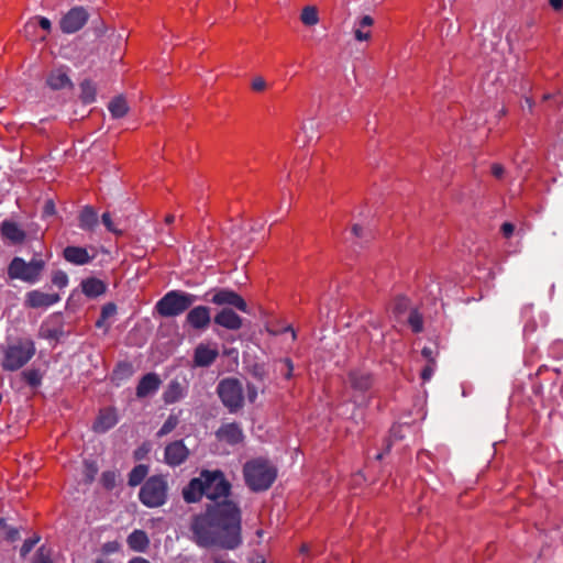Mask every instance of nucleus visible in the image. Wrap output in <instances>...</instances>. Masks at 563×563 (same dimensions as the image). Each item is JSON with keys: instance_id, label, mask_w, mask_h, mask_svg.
I'll return each instance as SVG.
<instances>
[{"instance_id": "39", "label": "nucleus", "mask_w": 563, "mask_h": 563, "mask_svg": "<svg viewBox=\"0 0 563 563\" xmlns=\"http://www.w3.org/2000/svg\"><path fill=\"white\" fill-rule=\"evenodd\" d=\"M35 23H37L46 34L51 32V21L47 18L38 16L34 21H30L27 26L35 25Z\"/></svg>"}, {"instance_id": "14", "label": "nucleus", "mask_w": 563, "mask_h": 563, "mask_svg": "<svg viewBox=\"0 0 563 563\" xmlns=\"http://www.w3.org/2000/svg\"><path fill=\"white\" fill-rule=\"evenodd\" d=\"M219 355L217 344L200 343L195 349L194 362L196 366L207 367L211 365Z\"/></svg>"}, {"instance_id": "4", "label": "nucleus", "mask_w": 563, "mask_h": 563, "mask_svg": "<svg viewBox=\"0 0 563 563\" xmlns=\"http://www.w3.org/2000/svg\"><path fill=\"white\" fill-rule=\"evenodd\" d=\"M2 352V368L11 372L18 371L34 356L35 344L31 339H18L9 343Z\"/></svg>"}, {"instance_id": "27", "label": "nucleus", "mask_w": 563, "mask_h": 563, "mask_svg": "<svg viewBox=\"0 0 563 563\" xmlns=\"http://www.w3.org/2000/svg\"><path fill=\"white\" fill-rule=\"evenodd\" d=\"M108 109L113 118L120 119L128 113L129 106L124 97L118 96L109 102Z\"/></svg>"}, {"instance_id": "45", "label": "nucleus", "mask_w": 563, "mask_h": 563, "mask_svg": "<svg viewBox=\"0 0 563 563\" xmlns=\"http://www.w3.org/2000/svg\"><path fill=\"white\" fill-rule=\"evenodd\" d=\"M117 312V307L114 303H107L102 307L101 317L102 319H108L114 316Z\"/></svg>"}, {"instance_id": "63", "label": "nucleus", "mask_w": 563, "mask_h": 563, "mask_svg": "<svg viewBox=\"0 0 563 563\" xmlns=\"http://www.w3.org/2000/svg\"><path fill=\"white\" fill-rule=\"evenodd\" d=\"M300 551L302 553L307 552L308 551V545L307 544H302L301 548H300Z\"/></svg>"}, {"instance_id": "64", "label": "nucleus", "mask_w": 563, "mask_h": 563, "mask_svg": "<svg viewBox=\"0 0 563 563\" xmlns=\"http://www.w3.org/2000/svg\"><path fill=\"white\" fill-rule=\"evenodd\" d=\"M382 457H383V454H382V453H378V454L376 455V459H377V460H380Z\"/></svg>"}, {"instance_id": "7", "label": "nucleus", "mask_w": 563, "mask_h": 563, "mask_svg": "<svg viewBox=\"0 0 563 563\" xmlns=\"http://www.w3.org/2000/svg\"><path fill=\"white\" fill-rule=\"evenodd\" d=\"M167 482L163 476H152L141 487L139 498L148 508L161 507L167 499Z\"/></svg>"}, {"instance_id": "31", "label": "nucleus", "mask_w": 563, "mask_h": 563, "mask_svg": "<svg viewBox=\"0 0 563 563\" xmlns=\"http://www.w3.org/2000/svg\"><path fill=\"white\" fill-rule=\"evenodd\" d=\"M179 423V417L177 415H170L164 422L162 428L157 431V437L162 438L170 433Z\"/></svg>"}, {"instance_id": "6", "label": "nucleus", "mask_w": 563, "mask_h": 563, "mask_svg": "<svg viewBox=\"0 0 563 563\" xmlns=\"http://www.w3.org/2000/svg\"><path fill=\"white\" fill-rule=\"evenodd\" d=\"M44 268L45 262L42 258H32L30 262H25L21 257H14L8 267V275L12 279L35 284L40 280Z\"/></svg>"}, {"instance_id": "10", "label": "nucleus", "mask_w": 563, "mask_h": 563, "mask_svg": "<svg viewBox=\"0 0 563 563\" xmlns=\"http://www.w3.org/2000/svg\"><path fill=\"white\" fill-rule=\"evenodd\" d=\"M60 300L58 294L54 292H44L42 290L35 289L26 292L24 305L27 308L40 309V308H48Z\"/></svg>"}, {"instance_id": "8", "label": "nucleus", "mask_w": 563, "mask_h": 563, "mask_svg": "<svg viewBox=\"0 0 563 563\" xmlns=\"http://www.w3.org/2000/svg\"><path fill=\"white\" fill-rule=\"evenodd\" d=\"M218 395L223 405L230 411H236L243 405V388L235 378H227L219 383L217 387Z\"/></svg>"}, {"instance_id": "53", "label": "nucleus", "mask_w": 563, "mask_h": 563, "mask_svg": "<svg viewBox=\"0 0 563 563\" xmlns=\"http://www.w3.org/2000/svg\"><path fill=\"white\" fill-rule=\"evenodd\" d=\"M355 38L357 41H367L371 36L369 32H363L361 27L354 31Z\"/></svg>"}, {"instance_id": "40", "label": "nucleus", "mask_w": 563, "mask_h": 563, "mask_svg": "<svg viewBox=\"0 0 563 563\" xmlns=\"http://www.w3.org/2000/svg\"><path fill=\"white\" fill-rule=\"evenodd\" d=\"M421 355L423 356V358L427 360V362L429 364H437V361H435V357L438 355V352L434 351L432 347L430 346H424L422 350H421Z\"/></svg>"}, {"instance_id": "12", "label": "nucleus", "mask_w": 563, "mask_h": 563, "mask_svg": "<svg viewBox=\"0 0 563 563\" xmlns=\"http://www.w3.org/2000/svg\"><path fill=\"white\" fill-rule=\"evenodd\" d=\"M347 384L355 393H366L373 386V376L368 371L356 368L349 372Z\"/></svg>"}, {"instance_id": "5", "label": "nucleus", "mask_w": 563, "mask_h": 563, "mask_svg": "<svg viewBox=\"0 0 563 563\" xmlns=\"http://www.w3.org/2000/svg\"><path fill=\"white\" fill-rule=\"evenodd\" d=\"M196 300L192 294L170 290L157 301L155 309L162 317H175L185 312Z\"/></svg>"}, {"instance_id": "55", "label": "nucleus", "mask_w": 563, "mask_h": 563, "mask_svg": "<svg viewBox=\"0 0 563 563\" xmlns=\"http://www.w3.org/2000/svg\"><path fill=\"white\" fill-rule=\"evenodd\" d=\"M212 563H232L230 560H228L224 555L221 554H214L211 556Z\"/></svg>"}, {"instance_id": "36", "label": "nucleus", "mask_w": 563, "mask_h": 563, "mask_svg": "<svg viewBox=\"0 0 563 563\" xmlns=\"http://www.w3.org/2000/svg\"><path fill=\"white\" fill-rule=\"evenodd\" d=\"M52 283L58 288H65L68 285V276L63 271H56L53 273Z\"/></svg>"}, {"instance_id": "56", "label": "nucleus", "mask_w": 563, "mask_h": 563, "mask_svg": "<svg viewBox=\"0 0 563 563\" xmlns=\"http://www.w3.org/2000/svg\"><path fill=\"white\" fill-rule=\"evenodd\" d=\"M247 397L251 402L255 401V399L257 397V391L254 386H247Z\"/></svg>"}, {"instance_id": "29", "label": "nucleus", "mask_w": 563, "mask_h": 563, "mask_svg": "<svg viewBox=\"0 0 563 563\" xmlns=\"http://www.w3.org/2000/svg\"><path fill=\"white\" fill-rule=\"evenodd\" d=\"M148 473V467L143 464H139L129 474V485L130 486H137L140 485L143 479L146 477Z\"/></svg>"}, {"instance_id": "35", "label": "nucleus", "mask_w": 563, "mask_h": 563, "mask_svg": "<svg viewBox=\"0 0 563 563\" xmlns=\"http://www.w3.org/2000/svg\"><path fill=\"white\" fill-rule=\"evenodd\" d=\"M33 563H53L51 549L44 545L41 547L34 556Z\"/></svg>"}, {"instance_id": "17", "label": "nucleus", "mask_w": 563, "mask_h": 563, "mask_svg": "<svg viewBox=\"0 0 563 563\" xmlns=\"http://www.w3.org/2000/svg\"><path fill=\"white\" fill-rule=\"evenodd\" d=\"M0 234L3 240L9 241L12 244H21L26 233L15 222L4 220L0 225Z\"/></svg>"}, {"instance_id": "42", "label": "nucleus", "mask_w": 563, "mask_h": 563, "mask_svg": "<svg viewBox=\"0 0 563 563\" xmlns=\"http://www.w3.org/2000/svg\"><path fill=\"white\" fill-rule=\"evenodd\" d=\"M38 538L25 540L20 550L21 555L26 556L34 548V545L38 542Z\"/></svg>"}, {"instance_id": "57", "label": "nucleus", "mask_w": 563, "mask_h": 563, "mask_svg": "<svg viewBox=\"0 0 563 563\" xmlns=\"http://www.w3.org/2000/svg\"><path fill=\"white\" fill-rule=\"evenodd\" d=\"M549 3L555 11L563 9V0H549Z\"/></svg>"}, {"instance_id": "37", "label": "nucleus", "mask_w": 563, "mask_h": 563, "mask_svg": "<svg viewBox=\"0 0 563 563\" xmlns=\"http://www.w3.org/2000/svg\"><path fill=\"white\" fill-rule=\"evenodd\" d=\"M251 89L254 92H264L267 89V82L263 77L257 76L252 79Z\"/></svg>"}, {"instance_id": "23", "label": "nucleus", "mask_w": 563, "mask_h": 563, "mask_svg": "<svg viewBox=\"0 0 563 563\" xmlns=\"http://www.w3.org/2000/svg\"><path fill=\"white\" fill-rule=\"evenodd\" d=\"M186 395V387L177 380H172L163 393V400L170 405L179 401Z\"/></svg>"}, {"instance_id": "41", "label": "nucleus", "mask_w": 563, "mask_h": 563, "mask_svg": "<svg viewBox=\"0 0 563 563\" xmlns=\"http://www.w3.org/2000/svg\"><path fill=\"white\" fill-rule=\"evenodd\" d=\"M121 545L118 541H109L102 544L101 551L104 554L115 553L120 550Z\"/></svg>"}, {"instance_id": "44", "label": "nucleus", "mask_w": 563, "mask_h": 563, "mask_svg": "<svg viewBox=\"0 0 563 563\" xmlns=\"http://www.w3.org/2000/svg\"><path fill=\"white\" fill-rule=\"evenodd\" d=\"M534 102L531 98L526 97L521 102V110L523 114H533Z\"/></svg>"}, {"instance_id": "19", "label": "nucleus", "mask_w": 563, "mask_h": 563, "mask_svg": "<svg viewBox=\"0 0 563 563\" xmlns=\"http://www.w3.org/2000/svg\"><path fill=\"white\" fill-rule=\"evenodd\" d=\"M64 258L74 265H85L92 261L93 255L88 253L86 247L67 246L63 251Z\"/></svg>"}, {"instance_id": "3", "label": "nucleus", "mask_w": 563, "mask_h": 563, "mask_svg": "<svg viewBox=\"0 0 563 563\" xmlns=\"http://www.w3.org/2000/svg\"><path fill=\"white\" fill-rule=\"evenodd\" d=\"M243 476L252 492H264L275 482L277 470L269 461L258 457L244 464Z\"/></svg>"}, {"instance_id": "13", "label": "nucleus", "mask_w": 563, "mask_h": 563, "mask_svg": "<svg viewBox=\"0 0 563 563\" xmlns=\"http://www.w3.org/2000/svg\"><path fill=\"white\" fill-rule=\"evenodd\" d=\"M189 455V450L181 440L174 441L165 448L164 459L170 466H178L184 463Z\"/></svg>"}, {"instance_id": "58", "label": "nucleus", "mask_w": 563, "mask_h": 563, "mask_svg": "<svg viewBox=\"0 0 563 563\" xmlns=\"http://www.w3.org/2000/svg\"><path fill=\"white\" fill-rule=\"evenodd\" d=\"M128 563H151L148 560L142 556H134L128 561Z\"/></svg>"}, {"instance_id": "47", "label": "nucleus", "mask_w": 563, "mask_h": 563, "mask_svg": "<svg viewBox=\"0 0 563 563\" xmlns=\"http://www.w3.org/2000/svg\"><path fill=\"white\" fill-rule=\"evenodd\" d=\"M151 451V445L148 443H143L137 450L134 452L135 460L144 459L148 452Z\"/></svg>"}, {"instance_id": "61", "label": "nucleus", "mask_w": 563, "mask_h": 563, "mask_svg": "<svg viewBox=\"0 0 563 563\" xmlns=\"http://www.w3.org/2000/svg\"><path fill=\"white\" fill-rule=\"evenodd\" d=\"M95 563H111L109 560H104V559H97L95 561Z\"/></svg>"}, {"instance_id": "60", "label": "nucleus", "mask_w": 563, "mask_h": 563, "mask_svg": "<svg viewBox=\"0 0 563 563\" xmlns=\"http://www.w3.org/2000/svg\"><path fill=\"white\" fill-rule=\"evenodd\" d=\"M130 367H131V366H130L129 364H126V363H124V364H120V365L118 366V369L115 371V373H117L118 371H120V369H125L126 372H130Z\"/></svg>"}, {"instance_id": "59", "label": "nucleus", "mask_w": 563, "mask_h": 563, "mask_svg": "<svg viewBox=\"0 0 563 563\" xmlns=\"http://www.w3.org/2000/svg\"><path fill=\"white\" fill-rule=\"evenodd\" d=\"M174 221H175V216H174V214H167V216L165 217V223H166V224H168V225H169V224L174 223Z\"/></svg>"}, {"instance_id": "46", "label": "nucleus", "mask_w": 563, "mask_h": 563, "mask_svg": "<svg viewBox=\"0 0 563 563\" xmlns=\"http://www.w3.org/2000/svg\"><path fill=\"white\" fill-rule=\"evenodd\" d=\"M435 365H437V364H429V363H428V364L422 368V371H421V374H420V375H421V378H422V380H423V382H427V380H429V379L432 377V375H433V373H434V369H435Z\"/></svg>"}, {"instance_id": "49", "label": "nucleus", "mask_w": 563, "mask_h": 563, "mask_svg": "<svg viewBox=\"0 0 563 563\" xmlns=\"http://www.w3.org/2000/svg\"><path fill=\"white\" fill-rule=\"evenodd\" d=\"M102 482L107 488H111L115 482V474L113 472H106L102 474Z\"/></svg>"}, {"instance_id": "11", "label": "nucleus", "mask_w": 563, "mask_h": 563, "mask_svg": "<svg viewBox=\"0 0 563 563\" xmlns=\"http://www.w3.org/2000/svg\"><path fill=\"white\" fill-rule=\"evenodd\" d=\"M211 301L218 306H232L242 312H247L245 300L233 290L220 289L216 291Z\"/></svg>"}, {"instance_id": "18", "label": "nucleus", "mask_w": 563, "mask_h": 563, "mask_svg": "<svg viewBox=\"0 0 563 563\" xmlns=\"http://www.w3.org/2000/svg\"><path fill=\"white\" fill-rule=\"evenodd\" d=\"M162 384L159 376L155 373H147L144 375L137 386L136 396L137 398H144L148 395L156 393Z\"/></svg>"}, {"instance_id": "38", "label": "nucleus", "mask_w": 563, "mask_h": 563, "mask_svg": "<svg viewBox=\"0 0 563 563\" xmlns=\"http://www.w3.org/2000/svg\"><path fill=\"white\" fill-rule=\"evenodd\" d=\"M549 100H553V104H549L548 106V110H550L552 107H555V108H559L563 104V95L559 93V95H550V93H545L543 97H542V101L545 102V101H549Z\"/></svg>"}, {"instance_id": "2", "label": "nucleus", "mask_w": 563, "mask_h": 563, "mask_svg": "<svg viewBox=\"0 0 563 563\" xmlns=\"http://www.w3.org/2000/svg\"><path fill=\"white\" fill-rule=\"evenodd\" d=\"M231 484L221 471H202L199 477L192 478L183 489V497L187 503H197L202 496L211 500L227 498Z\"/></svg>"}, {"instance_id": "48", "label": "nucleus", "mask_w": 563, "mask_h": 563, "mask_svg": "<svg viewBox=\"0 0 563 563\" xmlns=\"http://www.w3.org/2000/svg\"><path fill=\"white\" fill-rule=\"evenodd\" d=\"M101 219H102V223L104 224V227H106L110 232H114V233H117V232H118V230H117V228L114 227V223H113V221H112L111 216H110V213H109V212H104V213L102 214Z\"/></svg>"}, {"instance_id": "51", "label": "nucleus", "mask_w": 563, "mask_h": 563, "mask_svg": "<svg viewBox=\"0 0 563 563\" xmlns=\"http://www.w3.org/2000/svg\"><path fill=\"white\" fill-rule=\"evenodd\" d=\"M505 169L503 165L495 163L492 165V174L494 177L500 179L504 176Z\"/></svg>"}, {"instance_id": "32", "label": "nucleus", "mask_w": 563, "mask_h": 563, "mask_svg": "<svg viewBox=\"0 0 563 563\" xmlns=\"http://www.w3.org/2000/svg\"><path fill=\"white\" fill-rule=\"evenodd\" d=\"M300 20L305 25H314L317 23V8L313 5L303 8Z\"/></svg>"}, {"instance_id": "26", "label": "nucleus", "mask_w": 563, "mask_h": 563, "mask_svg": "<svg viewBox=\"0 0 563 563\" xmlns=\"http://www.w3.org/2000/svg\"><path fill=\"white\" fill-rule=\"evenodd\" d=\"M128 545L135 552H145L150 545V539L145 531L134 530L126 539Z\"/></svg>"}, {"instance_id": "21", "label": "nucleus", "mask_w": 563, "mask_h": 563, "mask_svg": "<svg viewBox=\"0 0 563 563\" xmlns=\"http://www.w3.org/2000/svg\"><path fill=\"white\" fill-rule=\"evenodd\" d=\"M217 438L229 444H238L243 440V431L236 423H227L217 431Z\"/></svg>"}, {"instance_id": "22", "label": "nucleus", "mask_w": 563, "mask_h": 563, "mask_svg": "<svg viewBox=\"0 0 563 563\" xmlns=\"http://www.w3.org/2000/svg\"><path fill=\"white\" fill-rule=\"evenodd\" d=\"M47 86L53 90L64 89L66 87H73V84L66 74V71L62 68L52 70L46 79Z\"/></svg>"}, {"instance_id": "20", "label": "nucleus", "mask_w": 563, "mask_h": 563, "mask_svg": "<svg viewBox=\"0 0 563 563\" xmlns=\"http://www.w3.org/2000/svg\"><path fill=\"white\" fill-rule=\"evenodd\" d=\"M214 322L228 330H239L242 327V318L228 308H223L216 314Z\"/></svg>"}, {"instance_id": "25", "label": "nucleus", "mask_w": 563, "mask_h": 563, "mask_svg": "<svg viewBox=\"0 0 563 563\" xmlns=\"http://www.w3.org/2000/svg\"><path fill=\"white\" fill-rule=\"evenodd\" d=\"M79 227L86 231H92L98 225V213L90 207L85 206L78 216Z\"/></svg>"}, {"instance_id": "9", "label": "nucleus", "mask_w": 563, "mask_h": 563, "mask_svg": "<svg viewBox=\"0 0 563 563\" xmlns=\"http://www.w3.org/2000/svg\"><path fill=\"white\" fill-rule=\"evenodd\" d=\"M89 18L88 12L82 7L71 8L59 21V27L63 33L71 34L84 27Z\"/></svg>"}, {"instance_id": "30", "label": "nucleus", "mask_w": 563, "mask_h": 563, "mask_svg": "<svg viewBox=\"0 0 563 563\" xmlns=\"http://www.w3.org/2000/svg\"><path fill=\"white\" fill-rule=\"evenodd\" d=\"M408 324L415 333H420L423 330V319L417 309L410 310Z\"/></svg>"}, {"instance_id": "28", "label": "nucleus", "mask_w": 563, "mask_h": 563, "mask_svg": "<svg viewBox=\"0 0 563 563\" xmlns=\"http://www.w3.org/2000/svg\"><path fill=\"white\" fill-rule=\"evenodd\" d=\"M97 89L91 80H84L80 84V99L84 103H91L96 100Z\"/></svg>"}, {"instance_id": "15", "label": "nucleus", "mask_w": 563, "mask_h": 563, "mask_svg": "<svg viewBox=\"0 0 563 563\" xmlns=\"http://www.w3.org/2000/svg\"><path fill=\"white\" fill-rule=\"evenodd\" d=\"M118 423V413L114 408L108 407L100 409L92 429L95 432L103 433Z\"/></svg>"}, {"instance_id": "54", "label": "nucleus", "mask_w": 563, "mask_h": 563, "mask_svg": "<svg viewBox=\"0 0 563 563\" xmlns=\"http://www.w3.org/2000/svg\"><path fill=\"white\" fill-rule=\"evenodd\" d=\"M401 427L400 426H393L390 429V434L393 438L400 440L404 438V435L400 433Z\"/></svg>"}, {"instance_id": "50", "label": "nucleus", "mask_w": 563, "mask_h": 563, "mask_svg": "<svg viewBox=\"0 0 563 563\" xmlns=\"http://www.w3.org/2000/svg\"><path fill=\"white\" fill-rule=\"evenodd\" d=\"M500 230L505 238H510L515 231V225L510 222H505L503 223Z\"/></svg>"}, {"instance_id": "62", "label": "nucleus", "mask_w": 563, "mask_h": 563, "mask_svg": "<svg viewBox=\"0 0 563 563\" xmlns=\"http://www.w3.org/2000/svg\"><path fill=\"white\" fill-rule=\"evenodd\" d=\"M286 363H287V366H288L289 372H291V371H292V366H291L290 361H289V360H286ZM289 375H290V373H288V376H289Z\"/></svg>"}, {"instance_id": "52", "label": "nucleus", "mask_w": 563, "mask_h": 563, "mask_svg": "<svg viewBox=\"0 0 563 563\" xmlns=\"http://www.w3.org/2000/svg\"><path fill=\"white\" fill-rule=\"evenodd\" d=\"M374 23V20L372 16L369 15H363L361 19H360V22H358V25L361 29L363 27H369L372 26Z\"/></svg>"}, {"instance_id": "16", "label": "nucleus", "mask_w": 563, "mask_h": 563, "mask_svg": "<svg viewBox=\"0 0 563 563\" xmlns=\"http://www.w3.org/2000/svg\"><path fill=\"white\" fill-rule=\"evenodd\" d=\"M186 320L191 328L203 330L210 323V310L205 306L195 307L188 312Z\"/></svg>"}, {"instance_id": "33", "label": "nucleus", "mask_w": 563, "mask_h": 563, "mask_svg": "<svg viewBox=\"0 0 563 563\" xmlns=\"http://www.w3.org/2000/svg\"><path fill=\"white\" fill-rule=\"evenodd\" d=\"M410 306V301L405 296H398L393 305V312L397 318H400L402 313H405Z\"/></svg>"}, {"instance_id": "34", "label": "nucleus", "mask_w": 563, "mask_h": 563, "mask_svg": "<svg viewBox=\"0 0 563 563\" xmlns=\"http://www.w3.org/2000/svg\"><path fill=\"white\" fill-rule=\"evenodd\" d=\"M24 380L32 387L40 386L42 375L37 369H27L22 373Z\"/></svg>"}, {"instance_id": "24", "label": "nucleus", "mask_w": 563, "mask_h": 563, "mask_svg": "<svg viewBox=\"0 0 563 563\" xmlns=\"http://www.w3.org/2000/svg\"><path fill=\"white\" fill-rule=\"evenodd\" d=\"M106 289V284L95 277H90L81 282V290L89 298H96L103 295Z\"/></svg>"}, {"instance_id": "1", "label": "nucleus", "mask_w": 563, "mask_h": 563, "mask_svg": "<svg viewBox=\"0 0 563 563\" xmlns=\"http://www.w3.org/2000/svg\"><path fill=\"white\" fill-rule=\"evenodd\" d=\"M241 510L232 500L217 503L191 523L194 539L200 547L234 550L242 543Z\"/></svg>"}, {"instance_id": "43", "label": "nucleus", "mask_w": 563, "mask_h": 563, "mask_svg": "<svg viewBox=\"0 0 563 563\" xmlns=\"http://www.w3.org/2000/svg\"><path fill=\"white\" fill-rule=\"evenodd\" d=\"M352 233L358 239L368 240L371 238V233L360 224H354L352 227Z\"/></svg>"}]
</instances>
